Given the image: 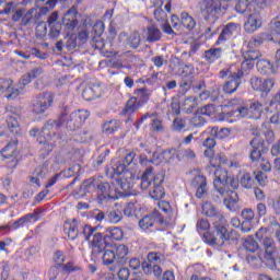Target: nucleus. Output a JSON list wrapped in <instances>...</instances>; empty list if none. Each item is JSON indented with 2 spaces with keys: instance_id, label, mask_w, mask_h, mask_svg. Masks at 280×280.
<instances>
[{
  "instance_id": "f257e3e1",
  "label": "nucleus",
  "mask_w": 280,
  "mask_h": 280,
  "mask_svg": "<svg viewBox=\"0 0 280 280\" xmlns=\"http://www.w3.org/2000/svg\"><path fill=\"white\" fill-rule=\"evenodd\" d=\"M203 154L206 159H209L210 163L207 170H211V167L214 170V189L224 198L223 205H225L226 209L233 210V207L237 205V192H235V189L240 187V183H237L235 177L229 176V171L220 167L222 161H224L222 155H215V151L209 148H207Z\"/></svg>"
},
{
  "instance_id": "f03ea898",
  "label": "nucleus",
  "mask_w": 280,
  "mask_h": 280,
  "mask_svg": "<svg viewBox=\"0 0 280 280\" xmlns=\"http://www.w3.org/2000/svg\"><path fill=\"white\" fill-rule=\"evenodd\" d=\"M91 114L86 109H79L70 115L61 114L58 120H48L42 128L37 141L40 145H45L47 154L54 150V144L50 143L52 137H56V128L66 126L71 132L80 130L81 126L89 119Z\"/></svg>"
},
{
  "instance_id": "7ed1b4c3",
  "label": "nucleus",
  "mask_w": 280,
  "mask_h": 280,
  "mask_svg": "<svg viewBox=\"0 0 280 280\" xmlns=\"http://www.w3.org/2000/svg\"><path fill=\"white\" fill-rule=\"evenodd\" d=\"M81 234L83 235L85 242L89 243L91 248V259L92 261H98L102 257L104 266H110L117 260L115 256V250L106 249L108 248V242H106V235H103L97 226H92L90 224L82 225Z\"/></svg>"
},
{
  "instance_id": "20e7f679",
  "label": "nucleus",
  "mask_w": 280,
  "mask_h": 280,
  "mask_svg": "<svg viewBox=\"0 0 280 280\" xmlns=\"http://www.w3.org/2000/svg\"><path fill=\"white\" fill-rule=\"evenodd\" d=\"M225 223L226 222L213 221V230L205 232L201 236L203 244H207V246H211L212 248H222L226 242L238 240L240 233L235 230L229 232L226 225H224Z\"/></svg>"
},
{
  "instance_id": "39448f33",
  "label": "nucleus",
  "mask_w": 280,
  "mask_h": 280,
  "mask_svg": "<svg viewBox=\"0 0 280 280\" xmlns=\"http://www.w3.org/2000/svg\"><path fill=\"white\" fill-rule=\"evenodd\" d=\"M158 209H160L162 213L154 209L151 214H147L139 221V226L142 231L152 229L155 222H159L161 226L172 225V220H174V209H172V205L166 200H162L158 202Z\"/></svg>"
},
{
  "instance_id": "423d86ee",
  "label": "nucleus",
  "mask_w": 280,
  "mask_h": 280,
  "mask_svg": "<svg viewBox=\"0 0 280 280\" xmlns=\"http://www.w3.org/2000/svg\"><path fill=\"white\" fill-rule=\"evenodd\" d=\"M164 183L165 176H163V174L154 175V167L149 166L141 176L140 188L150 189L149 194L151 198L161 202L163 198H165V188L163 187Z\"/></svg>"
},
{
  "instance_id": "0eeeda50",
  "label": "nucleus",
  "mask_w": 280,
  "mask_h": 280,
  "mask_svg": "<svg viewBox=\"0 0 280 280\" xmlns=\"http://www.w3.org/2000/svg\"><path fill=\"white\" fill-rule=\"evenodd\" d=\"M152 97V90L148 89V86L139 88L133 91V96H131L124 109L122 115H135L139 108H143L150 98Z\"/></svg>"
},
{
  "instance_id": "6e6552de",
  "label": "nucleus",
  "mask_w": 280,
  "mask_h": 280,
  "mask_svg": "<svg viewBox=\"0 0 280 280\" xmlns=\"http://www.w3.org/2000/svg\"><path fill=\"white\" fill-rule=\"evenodd\" d=\"M56 94L54 92H43L32 97L30 108L33 115H45L51 106Z\"/></svg>"
},
{
  "instance_id": "1a4fd4ad",
  "label": "nucleus",
  "mask_w": 280,
  "mask_h": 280,
  "mask_svg": "<svg viewBox=\"0 0 280 280\" xmlns=\"http://www.w3.org/2000/svg\"><path fill=\"white\" fill-rule=\"evenodd\" d=\"M201 14L210 25L218 21V14L222 10V0H203L200 3Z\"/></svg>"
},
{
  "instance_id": "9d476101",
  "label": "nucleus",
  "mask_w": 280,
  "mask_h": 280,
  "mask_svg": "<svg viewBox=\"0 0 280 280\" xmlns=\"http://www.w3.org/2000/svg\"><path fill=\"white\" fill-rule=\"evenodd\" d=\"M264 230L260 229L256 233L257 240H262V246L265 248V264L267 268H275V257H277V246H275V240L265 237L261 235Z\"/></svg>"
},
{
  "instance_id": "9b49d317",
  "label": "nucleus",
  "mask_w": 280,
  "mask_h": 280,
  "mask_svg": "<svg viewBox=\"0 0 280 280\" xmlns=\"http://www.w3.org/2000/svg\"><path fill=\"white\" fill-rule=\"evenodd\" d=\"M135 175L132 173H125V176L116 178V191L122 196H132Z\"/></svg>"
},
{
  "instance_id": "f8f14e48",
  "label": "nucleus",
  "mask_w": 280,
  "mask_h": 280,
  "mask_svg": "<svg viewBox=\"0 0 280 280\" xmlns=\"http://www.w3.org/2000/svg\"><path fill=\"white\" fill-rule=\"evenodd\" d=\"M96 194L98 200H115L117 196V188L115 187V184L98 182V185L96 186Z\"/></svg>"
},
{
  "instance_id": "ddd939ff",
  "label": "nucleus",
  "mask_w": 280,
  "mask_h": 280,
  "mask_svg": "<svg viewBox=\"0 0 280 280\" xmlns=\"http://www.w3.org/2000/svg\"><path fill=\"white\" fill-rule=\"evenodd\" d=\"M261 25H264L261 13H259L257 10H254V12L247 15V19L244 23V30L246 34H255V32L260 30Z\"/></svg>"
},
{
  "instance_id": "4468645a",
  "label": "nucleus",
  "mask_w": 280,
  "mask_h": 280,
  "mask_svg": "<svg viewBox=\"0 0 280 280\" xmlns=\"http://www.w3.org/2000/svg\"><path fill=\"white\" fill-rule=\"evenodd\" d=\"M265 141L264 139L256 137L250 142L249 145L252 147V151L249 153V159L252 163H259L260 160L264 158L261 154L266 152V147L264 145Z\"/></svg>"
},
{
  "instance_id": "2eb2a0df",
  "label": "nucleus",
  "mask_w": 280,
  "mask_h": 280,
  "mask_svg": "<svg viewBox=\"0 0 280 280\" xmlns=\"http://www.w3.org/2000/svg\"><path fill=\"white\" fill-rule=\"evenodd\" d=\"M230 78L231 80L226 81L222 88L223 93H225V95H233V93H235V91L240 89V85L242 84L243 74L242 72H234L230 74Z\"/></svg>"
},
{
  "instance_id": "dca6fc26",
  "label": "nucleus",
  "mask_w": 280,
  "mask_h": 280,
  "mask_svg": "<svg viewBox=\"0 0 280 280\" xmlns=\"http://www.w3.org/2000/svg\"><path fill=\"white\" fill-rule=\"evenodd\" d=\"M238 27H240V24H237V23H233V22L228 23L221 31L214 45L217 47L220 45H224V43H226V40H229L231 38V36H233V34H235V32H237Z\"/></svg>"
},
{
  "instance_id": "f3484780",
  "label": "nucleus",
  "mask_w": 280,
  "mask_h": 280,
  "mask_svg": "<svg viewBox=\"0 0 280 280\" xmlns=\"http://www.w3.org/2000/svg\"><path fill=\"white\" fill-rule=\"evenodd\" d=\"M102 95V85L100 83H90L82 91V97L85 102H91Z\"/></svg>"
},
{
  "instance_id": "a211bd4d",
  "label": "nucleus",
  "mask_w": 280,
  "mask_h": 280,
  "mask_svg": "<svg viewBox=\"0 0 280 280\" xmlns=\"http://www.w3.org/2000/svg\"><path fill=\"white\" fill-rule=\"evenodd\" d=\"M191 187H195L197 189L195 196L196 198H202L205 195H207L208 188H207V177L203 175H197L191 179L190 183Z\"/></svg>"
},
{
  "instance_id": "6ab92c4d",
  "label": "nucleus",
  "mask_w": 280,
  "mask_h": 280,
  "mask_svg": "<svg viewBox=\"0 0 280 280\" xmlns=\"http://www.w3.org/2000/svg\"><path fill=\"white\" fill-rule=\"evenodd\" d=\"M0 93L4 95L7 100H16L21 95L19 89L12 88V80H3L0 84Z\"/></svg>"
},
{
  "instance_id": "aec40b11",
  "label": "nucleus",
  "mask_w": 280,
  "mask_h": 280,
  "mask_svg": "<svg viewBox=\"0 0 280 280\" xmlns=\"http://www.w3.org/2000/svg\"><path fill=\"white\" fill-rule=\"evenodd\" d=\"M201 213L207 218H213L214 222H226V220L224 219V215L218 212V209H215V207L211 202H205L202 205Z\"/></svg>"
},
{
  "instance_id": "412c9836",
  "label": "nucleus",
  "mask_w": 280,
  "mask_h": 280,
  "mask_svg": "<svg viewBox=\"0 0 280 280\" xmlns=\"http://www.w3.org/2000/svg\"><path fill=\"white\" fill-rule=\"evenodd\" d=\"M62 24L68 30H75L78 26V8L72 7L63 14Z\"/></svg>"
},
{
  "instance_id": "4be33fe9",
  "label": "nucleus",
  "mask_w": 280,
  "mask_h": 280,
  "mask_svg": "<svg viewBox=\"0 0 280 280\" xmlns=\"http://www.w3.org/2000/svg\"><path fill=\"white\" fill-rule=\"evenodd\" d=\"M241 215L244 220L242 222V232L250 233V231L253 229V225L250 224V222H253V220H255V212L250 208H245L242 210Z\"/></svg>"
},
{
  "instance_id": "5701e85b",
  "label": "nucleus",
  "mask_w": 280,
  "mask_h": 280,
  "mask_svg": "<svg viewBox=\"0 0 280 280\" xmlns=\"http://www.w3.org/2000/svg\"><path fill=\"white\" fill-rule=\"evenodd\" d=\"M256 67L259 73H262V75H270V73H277V69H279V65H275L266 59L258 60Z\"/></svg>"
},
{
  "instance_id": "b1692460",
  "label": "nucleus",
  "mask_w": 280,
  "mask_h": 280,
  "mask_svg": "<svg viewBox=\"0 0 280 280\" xmlns=\"http://www.w3.org/2000/svg\"><path fill=\"white\" fill-rule=\"evenodd\" d=\"M63 233L68 235L69 240H77L80 235V230L78 229V220L72 219L71 221H66L63 224Z\"/></svg>"
},
{
  "instance_id": "393cba45",
  "label": "nucleus",
  "mask_w": 280,
  "mask_h": 280,
  "mask_svg": "<svg viewBox=\"0 0 280 280\" xmlns=\"http://www.w3.org/2000/svg\"><path fill=\"white\" fill-rule=\"evenodd\" d=\"M0 154L3 160L16 156V154H19V141H10L3 149H1Z\"/></svg>"
},
{
  "instance_id": "a878e982",
  "label": "nucleus",
  "mask_w": 280,
  "mask_h": 280,
  "mask_svg": "<svg viewBox=\"0 0 280 280\" xmlns=\"http://www.w3.org/2000/svg\"><path fill=\"white\" fill-rule=\"evenodd\" d=\"M130 173V171H128V166L125 165V163H118L113 167H109L106 170V175L109 178H117V176H126V174Z\"/></svg>"
},
{
  "instance_id": "bb28decb",
  "label": "nucleus",
  "mask_w": 280,
  "mask_h": 280,
  "mask_svg": "<svg viewBox=\"0 0 280 280\" xmlns=\"http://www.w3.org/2000/svg\"><path fill=\"white\" fill-rule=\"evenodd\" d=\"M270 38V34L268 33H259L257 35H254L250 40L247 44V49H257L258 47H261L266 40Z\"/></svg>"
},
{
  "instance_id": "cd10ccee",
  "label": "nucleus",
  "mask_w": 280,
  "mask_h": 280,
  "mask_svg": "<svg viewBox=\"0 0 280 280\" xmlns=\"http://www.w3.org/2000/svg\"><path fill=\"white\" fill-rule=\"evenodd\" d=\"M191 84H194V72L189 71L185 74V70L182 72V81L179 83V89L182 93H187L191 89Z\"/></svg>"
},
{
  "instance_id": "c85d7f7f",
  "label": "nucleus",
  "mask_w": 280,
  "mask_h": 280,
  "mask_svg": "<svg viewBox=\"0 0 280 280\" xmlns=\"http://www.w3.org/2000/svg\"><path fill=\"white\" fill-rule=\"evenodd\" d=\"M19 117L7 116V127L14 137H19V135H21V124H19Z\"/></svg>"
},
{
  "instance_id": "c756f323",
  "label": "nucleus",
  "mask_w": 280,
  "mask_h": 280,
  "mask_svg": "<svg viewBox=\"0 0 280 280\" xmlns=\"http://www.w3.org/2000/svg\"><path fill=\"white\" fill-rule=\"evenodd\" d=\"M203 58L208 65H213V62L222 58V48H210L206 50Z\"/></svg>"
},
{
  "instance_id": "7c9ffc66",
  "label": "nucleus",
  "mask_w": 280,
  "mask_h": 280,
  "mask_svg": "<svg viewBox=\"0 0 280 280\" xmlns=\"http://www.w3.org/2000/svg\"><path fill=\"white\" fill-rule=\"evenodd\" d=\"M119 128H121V121L117 119H112L103 124L104 135H115V132H117Z\"/></svg>"
},
{
  "instance_id": "2f4dec72",
  "label": "nucleus",
  "mask_w": 280,
  "mask_h": 280,
  "mask_svg": "<svg viewBox=\"0 0 280 280\" xmlns=\"http://www.w3.org/2000/svg\"><path fill=\"white\" fill-rule=\"evenodd\" d=\"M114 253L116 256V261L118 264H124L126 261V258L128 257V253H130V249L125 244H119L118 246H116Z\"/></svg>"
},
{
  "instance_id": "473e14b6",
  "label": "nucleus",
  "mask_w": 280,
  "mask_h": 280,
  "mask_svg": "<svg viewBox=\"0 0 280 280\" xmlns=\"http://www.w3.org/2000/svg\"><path fill=\"white\" fill-rule=\"evenodd\" d=\"M161 30L159 27L151 25L147 27V43H158L161 40Z\"/></svg>"
},
{
  "instance_id": "72a5a7b5",
  "label": "nucleus",
  "mask_w": 280,
  "mask_h": 280,
  "mask_svg": "<svg viewBox=\"0 0 280 280\" xmlns=\"http://www.w3.org/2000/svg\"><path fill=\"white\" fill-rule=\"evenodd\" d=\"M61 271L67 277V275L82 271V266H80L75 261L71 260V261H68V262L61 265Z\"/></svg>"
},
{
  "instance_id": "f704fd0d",
  "label": "nucleus",
  "mask_w": 280,
  "mask_h": 280,
  "mask_svg": "<svg viewBox=\"0 0 280 280\" xmlns=\"http://www.w3.org/2000/svg\"><path fill=\"white\" fill-rule=\"evenodd\" d=\"M180 23L186 30H189V32L196 27V20L187 12H182Z\"/></svg>"
},
{
  "instance_id": "c9c22d12",
  "label": "nucleus",
  "mask_w": 280,
  "mask_h": 280,
  "mask_svg": "<svg viewBox=\"0 0 280 280\" xmlns=\"http://www.w3.org/2000/svg\"><path fill=\"white\" fill-rule=\"evenodd\" d=\"M127 45L131 49H139L141 46V34L138 31H133L127 38Z\"/></svg>"
},
{
  "instance_id": "e433bc0d",
  "label": "nucleus",
  "mask_w": 280,
  "mask_h": 280,
  "mask_svg": "<svg viewBox=\"0 0 280 280\" xmlns=\"http://www.w3.org/2000/svg\"><path fill=\"white\" fill-rule=\"evenodd\" d=\"M183 110L188 115L194 113L195 108H198V98L194 96H189L184 101Z\"/></svg>"
},
{
  "instance_id": "4c0bfd02",
  "label": "nucleus",
  "mask_w": 280,
  "mask_h": 280,
  "mask_svg": "<svg viewBox=\"0 0 280 280\" xmlns=\"http://www.w3.org/2000/svg\"><path fill=\"white\" fill-rule=\"evenodd\" d=\"M48 280H67V276H65L62 269L60 270L58 266H54L48 270Z\"/></svg>"
},
{
  "instance_id": "58836bf2",
  "label": "nucleus",
  "mask_w": 280,
  "mask_h": 280,
  "mask_svg": "<svg viewBox=\"0 0 280 280\" xmlns=\"http://www.w3.org/2000/svg\"><path fill=\"white\" fill-rule=\"evenodd\" d=\"M273 86H275V79L264 80L260 83V90L258 91V93H260L261 97H264V95H268V93L272 91Z\"/></svg>"
},
{
  "instance_id": "ea45409f",
  "label": "nucleus",
  "mask_w": 280,
  "mask_h": 280,
  "mask_svg": "<svg viewBox=\"0 0 280 280\" xmlns=\"http://www.w3.org/2000/svg\"><path fill=\"white\" fill-rule=\"evenodd\" d=\"M211 137H214V139H226L231 135V130L229 128H219V127H212L210 130Z\"/></svg>"
},
{
  "instance_id": "a19ab883",
  "label": "nucleus",
  "mask_w": 280,
  "mask_h": 280,
  "mask_svg": "<svg viewBox=\"0 0 280 280\" xmlns=\"http://www.w3.org/2000/svg\"><path fill=\"white\" fill-rule=\"evenodd\" d=\"M98 184H100V178L92 177V178L85 179L83 182L82 187H83V190L89 194L93 191V189L97 191Z\"/></svg>"
},
{
  "instance_id": "79ce46f5",
  "label": "nucleus",
  "mask_w": 280,
  "mask_h": 280,
  "mask_svg": "<svg viewBox=\"0 0 280 280\" xmlns=\"http://www.w3.org/2000/svg\"><path fill=\"white\" fill-rule=\"evenodd\" d=\"M107 233H109V238L115 242H121V240H124V230H121V228H109Z\"/></svg>"
},
{
  "instance_id": "37998d69",
  "label": "nucleus",
  "mask_w": 280,
  "mask_h": 280,
  "mask_svg": "<svg viewBox=\"0 0 280 280\" xmlns=\"http://www.w3.org/2000/svg\"><path fill=\"white\" fill-rule=\"evenodd\" d=\"M241 185L245 189H253V186L255 185L253 175H250V173H244L241 177Z\"/></svg>"
},
{
  "instance_id": "c03bdc74",
  "label": "nucleus",
  "mask_w": 280,
  "mask_h": 280,
  "mask_svg": "<svg viewBox=\"0 0 280 280\" xmlns=\"http://www.w3.org/2000/svg\"><path fill=\"white\" fill-rule=\"evenodd\" d=\"M249 113L255 115V119H259V117H261V113H264V104L258 101L250 103Z\"/></svg>"
},
{
  "instance_id": "a18cd8bd",
  "label": "nucleus",
  "mask_w": 280,
  "mask_h": 280,
  "mask_svg": "<svg viewBox=\"0 0 280 280\" xmlns=\"http://www.w3.org/2000/svg\"><path fill=\"white\" fill-rule=\"evenodd\" d=\"M244 60H249L255 62V60H259L261 58V52L258 49H249L243 54Z\"/></svg>"
},
{
  "instance_id": "49530a36",
  "label": "nucleus",
  "mask_w": 280,
  "mask_h": 280,
  "mask_svg": "<svg viewBox=\"0 0 280 280\" xmlns=\"http://www.w3.org/2000/svg\"><path fill=\"white\" fill-rule=\"evenodd\" d=\"M52 261L57 267L62 268V266H65V261H67V255H65V252L58 249L54 253Z\"/></svg>"
},
{
  "instance_id": "de8ad7c7",
  "label": "nucleus",
  "mask_w": 280,
  "mask_h": 280,
  "mask_svg": "<svg viewBox=\"0 0 280 280\" xmlns=\"http://www.w3.org/2000/svg\"><path fill=\"white\" fill-rule=\"evenodd\" d=\"M252 4L248 2V0H237L235 5V11L238 14H245V12H248L250 10Z\"/></svg>"
},
{
  "instance_id": "09e8293b",
  "label": "nucleus",
  "mask_w": 280,
  "mask_h": 280,
  "mask_svg": "<svg viewBox=\"0 0 280 280\" xmlns=\"http://www.w3.org/2000/svg\"><path fill=\"white\" fill-rule=\"evenodd\" d=\"M187 128V118L176 117L173 120V130L180 132Z\"/></svg>"
},
{
  "instance_id": "8fccbe9b",
  "label": "nucleus",
  "mask_w": 280,
  "mask_h": 280,
  "mask_svg": "<svg viewBox=\"0 0 280 280\" xmlns=\"http://www.w3.org/2000/svg\"><path fill=\"white\" fill-rule=\"evenodd\" d=\"M250 113V107L238 106L229 113L230 117H246Z\"/></svg>"
},
{
  "instance_id": "3c124183",
  "label": "nucleus",
  "mask_w": 280,
  "mask_h": 280,
  "mask_svg": "<svg viewBox=\"0 0 280 280\" xmlns=\"http://www.w3.org/2000/svg\"><path fill=\"white\" fill-rule=\"evenodd\" d=\"M211 229V223H209V220L207 219H199L196 223V230L197 233H207V231H210Z\"/></svg>"
},
{
  "instance_id": "603ef678",
  "label": "nucleus",
  "mask_w": 280,
  "mask_h": 280,
  "mask_svg": "<svg viewBox=\"0 0 280 280\" xmlns=\"http://www.w3.org/2000/svg\"><path fill=\"white\" fill-rule=\"evenodd\" d=\"M14 3V0H0V5H4L3 9L0 10V14H12Z\"/></svg>"
},
{
  "instance_id": "864d4df0",
  "label": "nucleus",
  "mask_w": 280,
  "mask_h": 280,
  "mask_svg": "<svg viewBox=\"0 0 280 280\" xmlns=\"http://www.w3.org/2000/svg\"><path fill=\"white\" fill-rule=\"evenodd\" d=\"M40 213H43L40 209H35L32 213L24 214V220H26L27 224L38 222L40 220Z\"/></svg>"
},
{
  "instance_id": "5fc2aeb1",
  "label": "nucleus",
  "mask_w": 280,
  "mask_h": 280,
  "mask_svg": "<svg viewBox=\"0 0 280 280\" xmlns=\"http://www.w3.org/2000/svg\"><path fill=\"white\" fill-rule=\"evenodd\" d=\"M243 246H244L245 250H248L249 253H255V250H257V248H259L257 241H255V238H253V237L246 238Z\"/></svg>"
},
{
  "instance_id": "6e6d98bb",
  "label": "nucleus",
  "mask_w": 280,
  "mask_h": 280,
  "mask_svg": "<svg viewBox=\"0 0 280 280\" xmlns=\"http://www.w3.org/2000/svg\"><path fill=\"white\" fill-rule=\"evenodd\" d=\"M255 67V62L250 61L249 59H244L241 63V69L236 71V73H242L244 77V73H247V71H252V69Z\"/></svg>"
},
{
  "instance_id": "4d7b16f0",
  "label": "nucleus",
  "mask_w": 280,
  "mask_h": 280,
  "mask_svg": "<svg viewBox=\"0 0 280 280\" xmlns=\"http://www.w3.org/2000/svg\"><path fill=\"white\" fill-rule=\"evenodd\" d=\"M23 108L9 105L5 107V115L7 117H19L21 118V113Z\"/></svg>"
},
{
  "instance_id": "13d9d810",
  "label": "nucleus",
  "mask_w": 280,
  "mask_h": 280,
  "mask_svg": "<svg viewBox=\"0 0 280 280\" xmlns=\"http://www.w3.org/2000/svg\"><path fill=\"white\" fill-rule=\"evenodd\" d=\"M107 218L112 224H118V222H121L124 219V215L121 214V211L114 210L108 213Z\"/></svg>"
},
{
  "instance_id": "bf43d9fd",
  "label": "nucleus",
  "mask_w": 280,
  "mask_h": 280,
  "mask_svg": "<svg viewBox=\"0 0 280 280\" xmlns=\"http://www.w3.org/2000/svg\"><path fill=\"white\" fill-rule=\"evenodd\" d=\"M153 16L159 23H165L167 21V13L163 9H155Z\"/></svg>"
},
{
  "instance_id": "052dcab7",
  "label": "nucleus",
  "mask_w": 280,
  "mask_h": 280,
  "mask_svg": "<svg viewBox=\"0 0 280 280\" xmlns=\"http://www.w3.org/2000/svg\"><path fill=\"white\" fill-rule=\"evenodd\" d=\"M36 38H45L47 36V25L46 24H37L35 28Z\"/></svg>"
},
{
  "instance_id": "680f3d73",
  "label": "nucleus",
  "mask_w": 280,
  "mask_h": 280,
  "mask_svg": "<svg viewBox=\"0 0 280 280\" xmlns=\"http://www.w3.org/2000/svg\"><path fill=\"white\" fill-rule=\"evenodd\" d=\"M151 128L153 132H164L165 127H163V121L159 118H154L151 121Z\"/></svg>"
},
{
  "instance_id": "e2e57ef3",
  "label": "nucleus",
  "mask_w": 280,
  "mask_h": 280,
  "mask_svg": "<svg viewBox=\"0 0 280 280\" xmlns=\"http://www.w3.org/2000/svg\"><path fill=\"white\" fill-rule=\"evenodd\" d=\"M75 47H78V36L72 34L67 38L66 48L68 51H71V49H75Z\"/></svg>"
},
{
  "instance_id": "0e129e2a",
  "label": "nucleus",
  "mask_w": 280,
  "mask_h": 280,
  "mask_svg": "<svg viewBox=\"0 0 280 280\" xmlns=\"http://www.w3.org/2000/svg\"><path fill=\"white\" fill-rule=\"evenodd\" d=\"M255 174V178L258 183V185H260L261 187L266 186V180H268V176L266 175V173L261 172V171H256L254 172Z\"/></svg>"
},
{
  "instance_id": "69168bd1",
  "label": "nucleus",
  "mask_w": 280,
  "mask_h": 280,
  "mask_svg": "<svg viewBox=\"0 0 280 280\" xmlns=\"http://www.w3.org/2000/svg\"><path fill=\"white\" fill-rule=\"evenodd\" d=\"M190 121L195 128H200L203 124H207L205 117L200 116L198 112L196 113L195 117L191 118Z\"/></svg>"
},
{
  "instance_id": "338daca9",
  "label": "nucleus",
  "mask_w": 280,
  "mask_h": 280,
  "mask_svg": "<svg viewBox=\"0 0 280 280\" xmlns=\"http://www.w3.org/2000/svg\"><path fill=\"white\" fill-rule=\"evenodd\" d=\"M261 78L259 77H252L249 80V84L253 89V91H257L259 93V90H261Z\"/></svg>"
},
{
  "instance_id": "774afa93",
  "label": "nucleus",
  "mask_w": 280,
  "mask_h": 280,
  "mask_svg": "<svg viewBox=\"0 0 280 280\" xmlns=\"http://www.w3.org/2000/svg\"><path fill=\"white\" fill-rule=\"evenodd\" d=\"M105 25L103 21H96L93 25V32L96 36H102L104 34Z\"/></svg>"
}]
</instances>
